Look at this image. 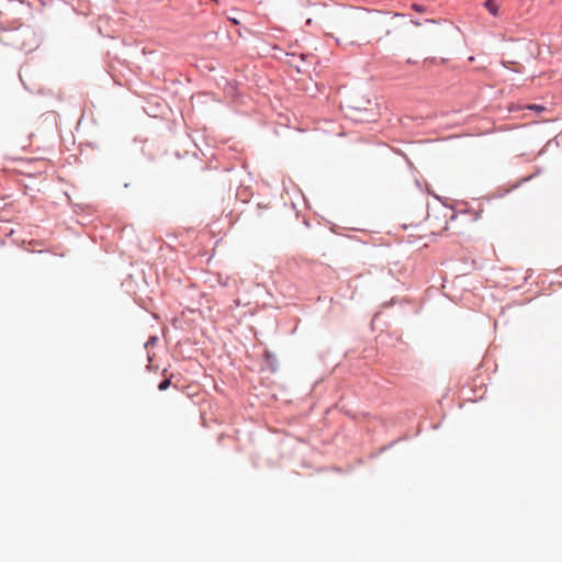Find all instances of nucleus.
<instances>
[{"label":"nucleus","instance_id":"nucleus-1","mask_svg":"<svg viewBox=\"0 0 562 562\" xmlns=\"http://www.w3.org/2000/svg\"><path fill=\"white\" fill-rule=\"evenodd\" d=\"M263 363L266 368L272 373H274L278 370V359L276 355L270 350H265Z\"/></svg>","mask_w":562,"mask_h":562},{"label":"nucleus","instance_id":"nucleus-2","mask_svg":"<svg viewBox=\"0 0 562 562\" xmlns=\"http://www.w3.org/2000/svg\"><path fill=\"white\" fill-rule=\"evenodd\" d=\"M484 7L486 10L493 15L497 16L499 13V7L496 0H486L484 2Z\"/></svg>","mask_w":562,"mask_h":562},{"label":"nucleus","instance_id":"nucleus-3","mask_svg":"<svg viewBox=\"0 0 562 562\" xmlns=\"http://www.w3.org/2000/svg\"><path fill=\"white\" fill-rule=\"evenodd\" d=\"M217 282L222 288H227L229 283V278L227 276H217Z\"/></svg>","mask_w":562,"mask_h":562},{"label":"nucleus","instance_id":"nucleus-4","mask_svg":"<svg viewBox=\"0 0 562 562\" xmlns=\"http://www.w3.org/2000/svg\"><path fill=\"white\" fill-rule=\"evenodd\" d=\"M170 384H171L170 379H164L159 382L158 390L166 391L170 386Z\"/></svg>","mask_w":562,"mask_h":562},{"label":"nucleus","instance_id":"nucleus-5","mask_svg":"<svg viewBox=\"0 0 562 562\" xmlns=\"http://www.w3.org/2000/svg\"><path fill=\"white\" fill-rule=\"evenodd\" d=\"M412 9L418 13H426L428 11L427 7L418 3H413Z\"/></svg>","mask_w":562,"mask_h":562},{"label":"nucleus","instance_id":"nucleus-6","mask_svg":"<svg viewBox=\"0 0 562 562\" xmlns=\"http://www.w3.org/2000/svg\"><path fill=\"white\" fill-rule=\"evenodd\" d=\"M528 110H531V111H535V112H542L546 110V108L543 105H540V104H529L527 106Z\"/></svg>","mask_w":562,"mask_h":562},{"label":"nucleus","instance_id":"nucleus-7","mask_svg":"<svg viewBox=\"0 0 562 562\" xmlns=\"http://www.w3.org/2000/svg\"><path fill=\"white\" fill-rule=\"evenodd\" d=\"M156 342H157V337L156 336H150L148 338V340L146 341L145 347H148L149 345H155Z\"/></svg>","mask_w":562,"mask_h":562},{"label":"nucleus","instance_id":"nucleus-8","mask_svg":"<svg viewBox=\"0 0 562 562\" xmlns=\"http://www.w3.org/2000/svg\"><path fill=\"white\" fill-rule=\"evenodd\" d=\"M411 22H412L414 25H416V26H420V25L423 24V23H422L419 20H417V19H413V20H411Z\"/></svg>","mask_w":562,"mask_h":562},{"label":"nucleus","instance_id":"nucleus-9","mask_svg":"<svg viewBox=\"0 0 562 562\" xmlns=\"http://www.w3.org/2000/svg\"><path fill=\"white\" fill-rule=\"evenodd\" d=\"M305 25H306V26H312V25H313V19L308 18V19L305 21Z\"/></svg>","mask_w":562,"mask_h":562},{"label":"nucleus","instance_id":"nucleus-10","mask_svg":"<svg viewBox=\"0 0 562 562\" xmlns=\"http://www.w3.org/2000/svg\"><path fill=\"white\" fill-rule=\"evenodd\" d=\"M424 23H427V24L431 23V24H434V23H436V21L434 19H425Z\"/></svg>","mask_w":562,"mask_h":562},{"label":"nucleus","instance_id":"nucleus-11","mask_svg":"<svg viewBox=\"0 0 562 562\" xmlns=\"http://www.w3.org/2000/svg\"><path fill=\"white\" fill-rule=\"evenodd\" d=\"M36 161H37V170H38L40 168L42 169V166H40V164L42 162V159L36 158Z\"/></svg>","mask_w":562,"mask_h":562},{"label":"nucleus","instance_id":"nucleus-12","mask_svg":"<svg viewBox=\"0 0 562 562\" xmlns=\"http://www.w3.org/2000/svg\"><path fill=\"white\" fill-rule=\"evenodd\" d=\"M50 116L53 117L54 122L56 123V116H55V112L54 111H50Z\"/></svg>","mask_w":562,"mask_h":562},{"label":"nucleus","instance_id":"nucleus-13","mask_svg":"<svg viewBox=\"0 0 562 562\" xmlns=\"http://www.w3.org/2000/svg\"><path fill=\"white\" fill-rule=\"evenodd\" d=\"M393 16H394V18H400V16H404V14H403V13H397V12H396V13H394V15H393Z\"/></svg>","mask_w":562,"mask_h":562}]
</instances>
